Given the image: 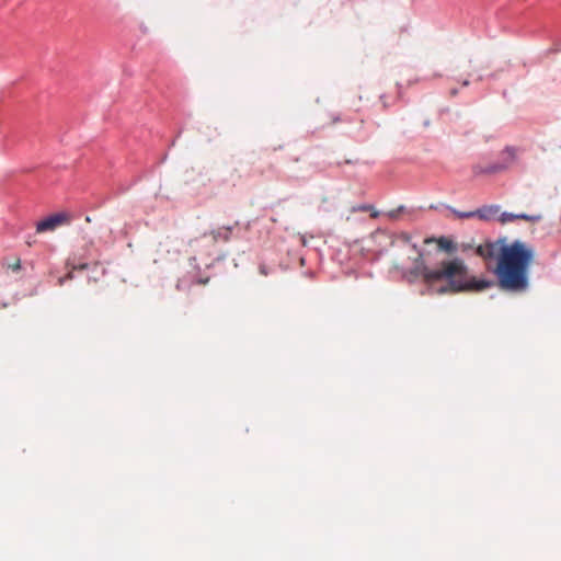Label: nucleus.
<instances>
[{"label":"nucleus","mask_w":561,"mask_h":561,"mask_svg":"<svg viewBox=\"0 0 561 561\" xmlns=\"http://www.w3.org/2000/svg\"><path fill=\"white\" fill-rule=\"evenodd\" d=\"M504 153H506L508 156L510 162L504 163V164L494 163V164L489 165L484 170L477 171V173H497V172L505 170L510 165V163L515 159L516 154H515V150L512 148H507L504 151Z\"/></svg>","instance_id":"nucleus-7"},{"label":"nucleus","mask_w":561,"mask_h":561,"mask_svg":"<svg viewBox=\"0 0 561 561\" xmlns=\"http://www.w3.org/2000/svg\"><path fill=\"white\" fill-rule=\"evenodd\" d=\"M9 268H11L13 272H18L21 270V260L16 259L13 263L9 264Z\"/></svg>","instance_id":"nucleus-11"},{"label":"nucleus","mask_w":561,"mask_h":561,"mask_svg":"<svg viewBox=\"0 0 561 561\" xmlns=\"http://www.w3.org/2000/svg\"><path fill=\"white\" fill-rule=\"evenodd\" d=\"M453 213H454V215L457 218H460V219H469V218L476 217L474 210H472V211H459V210L453 209Z\"/></svg>","instance_id":"nucleus-9"},{"label":"nucleus","mask_w":561,"mask_h":561,"mask_svg":"<svg viewBox=\"0 0 561 561\" xmlns=\"http://www.w3.org/2000/svg\"><path fill=\"white\" fill-rule=\"evenodd\" d=\"M73 216L69 211L55 213L36 224V232L45 233L53 232L59 227L68 226L71 224Z\"/></svg>","instance_id":"nucleus-3"},{"label":"nucleus","mask_w":561,"mask_h":561,"mask_svg":"<svg viewBox=\"0 0 561 561\" xmlns=\"http://www.w3.org/2000/svg\"><path fill=\"white\" fill-rule=\"evenodd\" d=\"M462 84H463V85H468V84H469V81H468V80H466V81H463V83H462Z\"/></svg>","instance_id":"nucleus-19"},{"label":"nucleus","mask_w":561,"mask_h":561,"mask_svg":"<svg viewBox=\"0 0 561 561\" xmlns=\"http://www.w3.org/2000/svg\"><path fill=\"white\" fill-rule=\"evenodd\" d=\"M373 209V206L371 205H360V206H357V207H353V211H369Z\"/></svg>","instance_id":"nucleus-13"},{"label":"nucleus","mask_w":561,"mask_h":561,"mask_svg":"<svg viewBox=\"0 0 561 561\" xmlns=\"http://www.w3.org/2000/svg\"><path fill=\"white\" fill-rule=\"evenodd\" d=\"M208 280H209L208 278H201V279L198 280V284H201V285H206V284L208 283Z\"/></svg>","instance_id":"nucleus-16"},{"label":"nucleus","mask_w":561,"mask_h":561,"mask_svg":"<svg viewBox=\"0 0 561 561\" xmlns=\"http://www.w3.org/2000/svg\"><path fill=\"white\" fill-rule=\"evenodd\" d=\"M85 221H87V222H90V221H91V218H90L89 216H88V217H85Z\"/></svg>","instance_id":"nucleus-18"},{"label":"nucleus","mask_w":561,"mask_h":561,"mask_svg":"<svg viewBox=\"0 0 561 561\" xmlns=\"http://www.w3.org/2000/svg\"><path fill=\"white\" fill-rule=\"evenodd\" d=\"M27 245H32V239H28Z\"/></svg>","instance_id":"nucleus-20"},{"label":"nucleus","mask_w":561,"mask_h":561,"mask_svg":"<svg viewBox=\"0 0 561 561\" xmlns=\"http://www.w3.org/2000/svg\"><path fill=\"white\" fill-rule=\"evenodd\" d=\"M499 211H500V206L490 205V206H484L482 208L474 210V214H476V217H479L482 220H490L495 215H497Z\"/></svg>","instance_id":"nucleus-8"},{"label":"nucleus","mask_w":561,"mask_h":561,"mask_svg":"<svg viewBox=\"0 0 561 561\" xmlns=\"http://www.w3.org/2000/svg\"><path fill=\"white\" fill-rule=\"evenodd\" d=\"M72 278H73V273H72V271H70L67 275H65L64 277H60L58 279V285L62 286L66 280H70Z\"/></svg>","instance_id":"nucleus-12"},{"label":"nucleus","mask_w":561,"mask_h":561,"mask_svg":"<svg viewBox=\"0 0 561 561\" xmlns=\"http://www.w3.org/2000/svg\"><path fill=\"white\" fill-rule=\"evenodd\" d=\"M27 245H32V239H28Z\"/></svg>","instance_id":"nucleus-21"},{"label":"nucleus","mask_w":561,"mask_h":561,"mask_svg":"<svg viewBox=\"0 0 561 561\" xmlns=\"http://www.w3.org/2000/svg\"><path fill=\"white\" fill-rule=\"evenodd\" d=\"M391 247L403 249L408 254H416L414 266L407 275L412 282L422 277L430 294L443 295L466 290H483L490 287L486 280H478L468 277V268L462 260L454 259L440 262L437 268H430L423 261V254L415 243L411 242V236L407 232L396 234L391 240Z\"/></svg>","instance_id":"nucleus-1"},{"label":"nucleus","mask_w":561,"mask_h":561,"mask_svg":"<svg viewBox=\"0 0 561 561\" xmlns=\"http://www.w3.org/2000/svg\"><path fill=\"white\" fill-rule=\"evenodd\" d=\"M457 93L456 90H451V94L455 95Z\"/></svg>","instance_id":"nucleus-22"},{"label":"nucleus","mask_w":561,"mask_h":561,"mask_svg":"<svg viewBox=\"0 0 561 561\" xmlns=\"http://www.w3.org/2000/svg\"><path fill=\"white\" fill-rule=\"evenodd\" d=\"M535 260V250L527 243L515 240L502 245L495 274L501 288L524 291L528 287V272Z\"/></svg>","instance_id":"nucleus-2"},{"label":"nucleus","mask_w":561,"mask_h":561,"mask_svg":"<svg viewBox=\"0 0 561 561\" xmlns=\"http://www.w3.org/2000/svg\"><path fill=\"white\" fill-rule=\"evenodd\" d=\"M438 244L442 249L444 250H449L451 248V242L450 241H447L446 239L442 238L439 239L438 241Z\"/></svg>","instance_id":"nucleus-10"},{"label":"nucleus","mask_w":561,"mask_h":561,"mask_svg":"<svg viewBox=\"0 0 561 561\" xmlns=\"http://www.w3.org/2000/svg\"><path fill=\"white\" fill-rule=\"evenodd\" d=\"M233 226H225L219 227L209 232L213 243H217L219 241L228 242L231 239Z\"/></svg>","instance_id":"nucleus-5"},{"label":"nucleus","mask_w":561,"mask_h":561,"mask_svg":"<svg viewBox=\"0 0 561 561\" xmlns=\"http://www.w3.org/2000/svg\"><path fill=\"white\" fill-rule=\"evenodd\" d=\"M516 219H522V220H526V221H530V222H536V221H539L541 219V216L539 215H527V214H512V213H503L501 215V222L503 224H506V222H511V221H514Z\"/></svg>","instance_id":"nucleus-6"},{"label":"nucleus","mask_w":561,"mask_h":561,"mask_svg":"<svg viewBox=\"0 0 561 561\" xmlns=\"http://www.w3.org/2000/svg\"><path fill=\"white\" fill-rule=\"evenodd\" d=\"M370 211H371L370 216L373 218H377L379 216V213L374 207H373V209Z\"/></svg>","instance_id":"nucleus-14"},{"label":"nucleus","mask_w":561,"mask_h":561,"mask_svg":"<svg viewBox=\"0 0 561 561\" xmlns=\"http://www.w3.org/2000/svg\"><path fill=\"white\" fill-rule=\"evenodd\" d=\"M301 243L306 245V239L304 237H301Z\"/></svg>","instance_id":"nucleus-17"},{"label":"nucleus","mask_w":561,"mask_h":561,"mask_svg":"<svg viewBox=\"0 0 561 561\" xmlns=\"http://www.w3.org/2000/svg\"><path fill=\"white\" fill-rule=\"evenodd\" d=\"M502 245H506L505 244V239H499L494 242L492 241H486L477 247L476 249V253L485 259V260H491V259H494V257H500V253L502 251Z\"/></svg>","instance_id":"nucleus-4"},{"label":"nucleus","mask_w":561,"mask_h":561,"mask_svg":"<svg viewBox=\"0 0 561 561\" xmlns=\"http://www.w3.org/2000/svg\"><path fill=\"white\" fill-rule=\"evenodd\" d=\"M76 268L85 270V268H88V264L83 263V264H80L78 267H76V266L72 267V270H76Z\"/></svg>","instance_id":"nucleus-15"}]
</instances>
